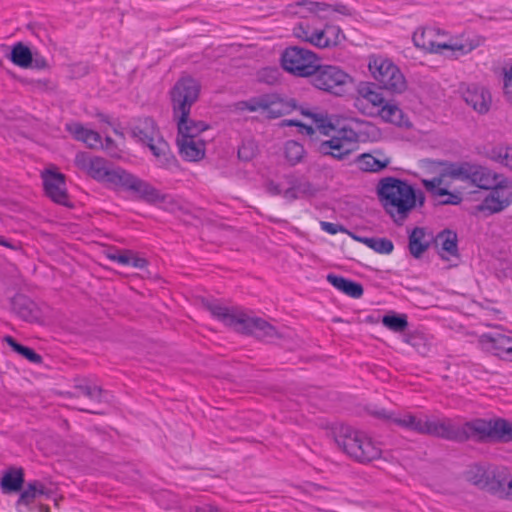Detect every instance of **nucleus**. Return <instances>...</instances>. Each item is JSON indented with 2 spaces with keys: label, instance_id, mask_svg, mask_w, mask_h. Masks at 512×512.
<instances>
[{
  "label": "nucleus",
  "instance_id": "nucleus-29",
  "mask_svg": "<svg viewBox=\"0 0 512 512\" xmlns=\"http://www.w3.org/2000/svg\"><path fill=\"white\" fill-rule=\"evenodd\" d=\"M324 156H331L336 160L346 159L354 150L347 145L331 137V139L322 141L318 148Z\"/></svg>",
  "mask_w": 512,
  "mask_h": 512
},
{
  "label": "nucleus",
  "instance_id": "nucleus-25",
  "mask_svg": "<svg viewBox=\"0 0 512 512\" xmlns=\"http://www.w3.org/2000/svg\"><path fill=\"white\" fill-rule=\"evenodd\" d=\"M501 177L503 174L496 173L487 167L474 165L470 181L480 189L490 190Z\"/></svg>",
  "mask_w": 512,
  "mask_h": 512
},
{
  "label": "nucleus",
  "instance_id": "nucleus-40",
  "mask_svg": "<svg viewBox=\"0 0 512 512\" xmlns=\"http://www.w3.org/2000/svg\"><path fill=\"white\" fill-rule=\"evenodd\" d=\"M6 343L19 355L23 356L34 364H40L42 362V356L36 353L33 349L18 343L12 336H6L4 338Z\"/></svg>",
  "mask_w": 512,
  "mask_h": 512
},
{
  "label": "nucleus",
  "instance_id": "nucleus-50",
  "mask_svg": "<svg viewBox=\"0 0 512 512\" xmlns=\"http://www.w3.org/2000/svg\"><path fill=\"white\" fill-rule=\"evenodd\" d=\"M305 114L313 117V119H314V121L316 123V126L319 129L320 133L328 136L330 134V131L334 130V126L323 115L310 114V113H305Z\"/></svg>",
  "mask_w": 512,
  "mask_h": 512
},
{
  "label": "nucleus",
  "instance_id": "nucleus-51",
  "mask_svg": "<svg viewBox=\"0 0 512 512\" xmlns=\"http://www.w3.org/2000/svg\"><path fill=\"white\" fill-rule=\"evenodd\" d=\"M256 154V146L253 142L243 143L238 149V157L244 161H250Z\"/></svg>",
  "mask_w": 512,
  "mask_h": 512
},
{
  "label": "nucleus",
  "instance_id": "nucleus-21",
  "mask_svg": "<svg viewBox=\"0 0 512 512\" xmlns=\"http://www.w3.org/2000/svg\"><path fill=\"white\" fill-rule=\"evenodd\" d=\"M180 156L189 162H198L205 157L206 140L205 139H176Z\"/></svg>",
  "mask_w": 512,
  "mask_h": 512
},
{
  "label": "nucleus",
  "instance_id": "nucleus-9",
  "mask_svg": "<svg viewBox=\"0 0 512 512\" xmlns=\"http://www.w3.org/2000/svg\"><path fill=\"white\" fill-rule=\"evenodd\" d=\"M436 30L433 28L417 29L413 34V42L416 47L429 52H439L442 49H449L458 52L459 55H465L479 47L482 43L480 37L472 39L455 41L452 43H437L434 41Z\"/></svg>",
  "mask_w": 512,
  "mask_h": 512
},
{
  "label": "nucleus",
  "instance_id": "nucleus-56",
  "mask_svg": "<svg viewBox=\"0 0 512 512\" xmlns=\"http://www.w3.org/2000/svg\"><path fill=\"white\" fill-rule=\"evenodd\" d=\"M30 67H34L36 69L42 70V69L49 68V64H48L47 60L45 59V57L35 53L33 55V62Z\"/></svg>",
  "mask_w": 512,
  "mask_h": 512
},
{
  "label": "nucleus",
  "instance_id": "nucleus-35",
  "mask_svg": "<svg viewBox=\"0 0 512 512\" xmlns=\"http://www.w3.org/2000/svg\"><path fill=\"white\" fill-rule=\"evenodd\" d=\"M376 116L383 121L401 126L403 124L404 114L398 105L386 101L380 109H377Z\"/></svg>",
  "mask_w": 512,
  "mask_h": 512
},
{
  "label": "nucleus",
  "instance_id": "nucleus-62",
  "mask_svg": "<svg viewBox=\"0 0 512 512\" xmlns=\"http://www.w3.org/2000/svg\"><path fill=\"white\" fill-rule=\"evenodd\" d=\"M284 123L288 126H301V123L296 120H285Z\"/></svg>",
  "mask_w": 512,
  "mask_h": 512
},
{
  "label": "nucleus",
  "instance_id": "nucleus-63",
  "mask_svg": "<svg viewBox=\"0 0 512 512\" xmlns=\"http://www.w3.org/2000/svg\"><path fill=\"white\" fill-rule=\"evenodd\" d=\"M301 127H303L305 129V131L308 135H312L314 133V129L311 126H306V125L301 124Z\"/></svg>",
  "mask_w": 512,
  "mask_h": 512
},
{
  "label": "nucleus",
  "instance_id": "nucleus-58",
  "mask_svg": "<svg viewBox=\"0 0 512 512\" xmlns=\"http://www.w3.org/2000/svg\"><path fill=\"white\" fill-rule=\"evenodd\" d=\"M265 74H269L268 75L269 79H265V81L268 83H274L277 80L278 70L277 69H264L262 71L261 77L263 78Z\"/></svg>",
  "mask_w": 512,
  "mask_h": 512
},
{
  "label": "nucleus",
  "instance_id": "nucleus-8",
  "mask_svg": "<svg viewBox=\"0 0 512 512\" xmlns=\"http://www.w3.org/2000/svg\"><path fill=\"white\" fill-rule=\"evenodd\" d=\"M319 62L317 54L299 46L287 47L281 55L282 68L296 77H311Z\"/></svg>",
  "mask_w": 512,
  "mask_h": 512
},
{
  "label": "nucleus",
  "instance_id": "nucleus-26",
  "mask_svg": "<svg viewBox=\"0 0 512 512\" xmlns=\"http://www.w3.org/2000/svg\"><path fill=\"white\" fill-rule=\"evenodd\" d=\"M327 281L337 290L352 298H360L364 293L363 287L360 283L342 276L330 273L327 275Z\"/></svg>",
  "mask_w": 512,
  "mask_h": 512
},
{
  "label": "nucleus",
  "instance_id": "nucleus-37",
  "mask_svg": "<svg viewBox=\"0 0 512 512\" xmlns=\"http://www.w3.org/2000/svg\"><path fill=\"white\" fill-rule=\"evenodd\" d=\"M10 60L19 67L28 68L32 65L33 53L28 46L18 42L12 47Z\"/></svg>",
  "mask_w": 512,
  "mask_h": 512
},
{
  "label": "nucleus",
  "instance_id": "nucleus-48",
  "mask_svg": "<svg viewBox=\"0 0 512 512\" xmlns=\"http://www.w3.org/2000/svg\"><path fill=\"white\" fill-rule=\"evenodd\" d=\"M266 94L259 97H253L247 101H241L237 104L239 110H248L250 112L262 111L265 113Z\"/></svg>",
  "mask_w": 512,
  "mask_h": 512
},
{
  "label": "nucleus",
  "instance_id": "nucleus-52",
  "mask_svg": "<svg viewBox=\"0 0 512 512\" xmlns=\"http://www.w3.org/2000/svg\"><path fill=\"white\" fill-rule=\"evenodd\" d=\"M433 196L435 197H444L446 199L441 200L442 204H458L460 202V197L450 193L446 188H442L441 186L434 192Z\"/></svg>",
  "mask_w": 512,
  "mask_h": 512
},
{
  "label": "nucleus",
  "instance_id": "nucleus-31",
  "mask_svg": "<svg viewBox=\"0 0 512 512\" xmlns=\"http://www.w3.org/2000/svg\"><path fill=\"white\" fill-rule=\"evenodd\" d=\"M440 242V256L442 259L449 260L451 256L458 255L457 234L451 230H444L437 236Z\"/></svg>",
  "mask_w": 512,
  "mask_h": 512
},
{
  "label": "nucleus",
  "instance_id": "nucleus-3",
  "mask_svg": "<svg viewBox=\"0 0 512 512\" xmlns=\"http://www.w3.org/2000/svg\"><path fill=\"white\" fill-rule=\"evenodd\" d=\"M377 195L384 210L397 225H402L411 211L417 205L422 207L425 202L422 191L415 190L407 181L394 177L380 180Z\"/></svg>",
  "mask_w": 512,
  "mask_h": 512
},
{
  "label": "nucleus",
  "instance_id": "nucleus-32",
  "mask_svg": "<svg viewBox=\"0 0 512 512\" xmlns=\"http://www.w3.org/2000/svg\"><path fill=\"white\" fill-rule=\"evenodd\" d=\"M48 494L49 490L47 487L42 482L35 480L29 482L26 488L21 492L17 504L28 506L33 503L38 496Z\"/></svg>",
  "mask_w": 512,
  "mask_h": 512
},
{
  "label": "nucleus",
  "instance_id": "nucleus-60",
  "mask_svg": "<svg viewBox=\"0 0 512 512\" xmlns=\"http://www.w3.org/2000/svg\"><path fill=\"white\" fill-rule=\"evenodd\" d=\"M268 191L272 195H280L283 194L284 191L281 190L280 186L278 184H275L273 182L268 184Z\"/></svg>",
  "mask_w": 512,
  "mask_h": 512
},
{
  "label": "nucleus",
  "instance_id": "nucleus-20",
  "mask_svg": "<svg viewBox=\"0 0 512 512\" xmlns=\"http://www.w3.org/2000/svg\"><path fill=\"white\" fill-rule=\"evenodd\" d=\"M383 418L388 419L391 423L396 426L407 429L418 434L426 435L428 419H421L411 413L403 414H386L385 412L379 413Z\"/></svg>",
  "mask_w": 512,
  "mask_h": 512
},
{
  "label": "nucleus",
  "instance_id": "nucleus-19",
  "mask_svg": "<svg viewBox=\"0 0 512 512\" xmlns=\"http://www.w3.org/2000/svg\"><path fill=\"white\" fill-rule=\"evenodd\" d=\"M462 96L466 104L479 114H485L489 111L492 98L490 92L485 87L475 84L468 85L462 91Z\"/></svg>",
  "mask_w": 512,
  "mask_h": 512
},
{
  "label": "nucleus",
  "instance_id": "nucleus-27",
  "mask_svg": "<svg viewBox=\"0 0 512 512\" xmlns=\"http://www.w3.org/2000/svg\"><path fill=\"white\" fill-rule=\"evenodd\" d=\"M24 483V470L22 468H8L0 482L1 489L4 493H12L21 490Z\"/></svg>",
  "mask_w": 512,
  "mask_h": 512
},
{
  "label": "nucleus",
  "instance_id": "nucleus-5",
  "mask_svg": "<svg viewBox=\"0 0 512 512\" xmlns=\"http://www.w3.org/2000/svg\"><path fill=\"white\" fill-rule=\"evenodd\" d=\"M132 136L150 149L158 167L168 171L179 170V161L172 153L168 142L160 135L156 122L151 117L139 120L132 128Z\"/></svg>",
  "mask_w": 512,
  "mask_h": 512
},
{
  "label": "nucleus",
  "instance_id": "nucleus-10",
  "mask_svg": "<svg viewBox=\"0 0 512 512\" xmlns=\"http://www.w3.org/2000/svg\"><path fill=\"white\" fill-rule=\"evenodd\" d=\"M507 474L505 467L474 465L467 471L466 478L474 486L499 496L505 491Z\"/></svg>",
  "mask_w": 512,
  "mask_h": 512
},
{
  "label": "nucleus",
  "instance_id": "nucleus-18",
  "mask_svg": "<svg viewBox=\"0 0 512 512\" xmlns=\"http://www.w3.org/2000/svg\"><path fill=\"white\" fill-rule=\"evenodd\" d=\"M117 188H124L136 192L141 198L148 202H155L160 197L159 191L156 188L126 170H124Z\"/></svg>",
  "mask_w": 512,
  "mask_h": 512
},
{
  "label": "nucleus",
  "instance_id": "nucleus-53",
  "mask_svg": "<svg viewBox=\"0 0 512 512\" xmlns=\"http://www.w3.org/2000/svg\"><path fill=\"white\" fill-rule=\"evenodd\" d=\"M321 229L331 235H335L338 232H347V229L340 224H335L327 221L320 222Z\"/></svg>",
  "mask_w": 512,
  "mask_h": 512
},
{
  "label": "nucleus",
  "instance_id": "nucleus-6",
  "mask_svg": "<svg viewBox=\"0 0 512 512\" xmlns=\"http://www.w3.org/2000/svg\"><path fill=\"white\" fill-rule=\"evenodd\" d=\"M74 164L93 180L115 188L119 186L124 172L120 167L113 168L105 158L92 156L87 152H78L75 155Z\"/></svg>",
  "mask_w": 512,
  "mask_h": 512
},
{
  "label": "nucleus",
  "instance_id": "nucleus-22",
  "mask_svg": "<svg viewBox=\"0 0 512 512\" xmlns=\"http://www.w3.org/2000/svg\"><path fill=\"white\" fill-rule=\"evenodd\" d=\"M66 130L77 140L85 143L91 149L103 147L100 134L94 130L85 128L81 123L72 122L66 124Z\"/></svg>",
  "mask_w": 512,
  "mask_h": 512
},
{
  "label": "nucleus",
  "instance_id": "nucleus-24",
  "mask_svg": "<svg viewBox=\"0 0 512 512\" xmlns=\"http://www.w3.org/2000/svg\"><path fill=\"white\" fill-rule=\"evenodd\" d=\"M295 109V104L284 100L276 94H266L265 116L268 118H279L291 113Z\"/></svg>",
  "mask_w": 512,
  "mask_h": 512
},
{
  "label": "nucleus",
  "instance_id": "nucleus-44",
  "mask_svg": "<svg viewBox=\"0 0 512 512\" xmlns=\"http://www.w3.org/2000/svg\"><path fill=\"white\" fill-rule=\"evenodd\" d=\"M75 395L82 394L92 400H100L102 395L101 387L90 384L87 380L77 383L74 387Z\"/></svg>",
  "mask_w": 512,
  "mask_h": 512
},
{
  "label": "nucleus",
  "instance_id": "nucleus-49",
  "mask_svg": "<svg viewBox=\"0 0 512 512\" xmlns=\"http://www.w3.org/2000/svg\"><path fill=\"white\" fill-rule=\"evenodd\" d=\"M503 91L507 100L512 101V65L503 67Z\"/></svg>",
  "mask_w": 512,
  "mask_h": 512
},
{
  "label": "nucleus",
  "instance_id": "nucleus-59",
  "mask_svg": "<svg viewBox=\"0 0 512 512\" xmlns=\"http://www.w3.org/2000/svg\"><path fill=\"white\" fill-rule=\"evenodd\" d=\"M501 497L505 496L509 499L512 500V477L511 478H508L506 476V481H505V491L503 492L502 495H500Z\"/></svg>",
  "mask_w": 512,
  "mask_h": 512
},
{
  "label": "nucleus",
  "instance_id": "nucleus-42",
  "mask_svg": "<svg viewBox=\"0 0 512 512\" xmlns=\"http://www.w3.org/2000/svg\"><path fill=\"white\" fill-rule=\"evenodd\" d=\"M332 138L338 140L339 142H342L343 144L350 147L352 150H355L357 148V144L359 142L358 133L348 126H343L342 128L338 129L336 131V134L333 135Z\"/></svg>",
  "mask_w": 512,
  "mask_h": 512
},
{
  "label": "nucleus",
  "instance_id": "nucleus-43",
  "mask_svg": "<svg viewBox=\"0 0 512 512\" xmlns=\"http://www.w3.org/2000/svg\"><path fill=\"white\" fill-rule=\"evenodd\" d=\"M382 324L393 332H403L408 327L405 314H387L382 318Z\"/></svg>",
  "mask_w": 512,
  "mask_h": 512
},
{
  "label": "nucleus",
  "instance_id": "nucleus-4",
  "mask_svg": "<svg viewBox=\"0 0 512 512\" xmlns=\"http://www.w3.org/2000/svg\"><path fill=\"white\" fill-rule=\"evenodd\" d=\"M334 441L352 460L368 464L382 456L379 442L373 440L367 433L356 430L348 425H339L333 429Z\"/></svg>",
  "mask_w": 512,
  "mask_h": 512
},
{
  "label": "nucleus",
  "instance_id": "nucleus-57",
  "mask_svg": "<svg viewBox=\"0 0 512 512\" xmlns=\"http://www.w3.org/2000/svg\"><path fill=\"white\" fill-rule=\"evenodd\" d=\"M147 264L148 262L145 258L138 257L133 252H131L129 265L135 268L143 269L147 266Z\"/></svg>",
  "mask_w": 512,
  "mask_h": 512
},
{
  "label": "nucleus",
  "instance_id": "nucleus-12",
  "mask_svg": "<svg viewBox=\"0 0 512 512\" xmlns=\"http://www.w3.org/2000/svg\"><path fill=\"white\" fill-rule=\"evenodd\" d=\"M475 210L488 217L500 213L512 204V179L503 175Z\"/></svg>",
  "mask_w": 512,
  "mask_h": 512
},
{
  "label": "nucleus",
  "instance_id": "nucleus-47",
  "mask_svg": "<svg viewBox=\"0 0 512 512\" xmlns=\"http://www.w3.org/2000/svg\"><path fill=\"white\" fill-rule=\"evenodd\" d=\"M266 94L259 97H253L247 101H241L237 104L239 110H248L250 112L262 111L265 113Z\"/></svg>",
  "mask_w": 512,
  "mask_h": 512
},
{
  "label": "nucleus",
  "instance_id": "nucleus-1",
  "mask_svg": "<svg viewBox=\"0 0 512 512\" xmlns=\"http://www.w3.org/2000/svg\"><path fill=\"white\" fill-rule=\"evenodd\" d=\"M426 435L458 443L469 439L480 443H508L512 441V424L502 418H477L463 425L455 424L450 418L428 419Z\"/></svg>",
  "mask_w": 512,
  "mask_h": 512
},
{
  "label": "nucleus",
  "instance_id": "nucleus-33",
  "mask_svg": "<svg viewBox=\"0 0 512 512\" xmlns=\"http://www.w3.org/2000/svg\"><path fill=\"white\" fill-rule=\"evenodd\" d=\"M426 232L424 228L415 227L409 235V251L415 258H419L429 248V243L425 241Z\"/></svg>",
  "mask_w": 512,
  "mask_h": 512
},
{
  "label": "nucleus",
  "instance_id": "nucleus-46",
  "mask_svg": "<svg viewBox=\"0 0 512 512\" xmlns=\"http://www.w3.org/2000/svg\"><path fill=\"white\" fill-rule=\"evenodd\" d=\"M319 32L317 29H311L308 24L299 23L293 28V35L305 42H308L316 47L314 36Z\"/></svg>",
  "mask_w": 512,
  "mask_h": 512
},
{
  "label": "nucleus",
  "instance_id": "nucleus-61",
  "mask_svg": "<svg viewBox=\"0 0 512 512\" xmlns=\"http://www.w3.org/2000/svg\"><path fill=\"white\" fill-rule=\"evenodd\" d=\"M114 145V140L111 137L105 138V143H103V147L101 149L109 150Z\"/></svg>",
  "mask_w": 512,
  "mask_h": 512
},
{
  "label": "nucleus",
  "instance_id": "nucleus-55",
  "mask_svg": "<svg viewBox=\"0 0 512 512\" xmlns=\"http://www.w3.org/2000/svg\"><path fill=\"white\" fill-rule=\"evenodd\" d=\"M130 256H131V251H124L121 253L111 254V255H109V258L113 261H116V262L122 264V265H129Z\"/></svg>",
  "mask_w": 512,
  "mask_h": 512
},
{
  "label": "nucleus",
  "instance_id": "nucleus-15",
  "mask_svg": "<svg viewBox=\"0 0 512 512\" xmlns=\"http://www.w3.org/2000/svg\"><path fill=\"white\" fill-rule=\"evenodd\" d=\"M359 97L355 100V107L367 116H376L377 109H380L386 102L372 83L361 85L358 89Z\"/></svg>",
  "mask_w": 512,
  "mask_h": 512
},
{
  "label": "nucleus",
  "instance_id": "nucleus-7",
  "mask_svg": "<svg viewBox=\"0 0 512 512\" xmlns=\"http://www.w3.org/2000/svg\"><path fill=\"white\" fill-rule=\"evenodd\" d=\"M368 69L380 88L395 94H401L407 89L403 73L390 59L372 55L369 57Z\"/></svg>",
  "mask_w": 512,
  "mask_h": 512
},
{
  "label": "nucleus",
  "instance_id": "nucleus-2",
  "mask_svg": "<svg viewBox=\"0 0 512 512\" xmlns=\"http://www.w3.org/2000/svg\"><path fill=\"white\" fill-rule=\"evenodd\" d=\"M201 86L192 77L180 78L169 91L173 120L177 125L176 139H203L201 134L209 128L204 121L190 118L191 108L198 101Z\"/></svg>",
  "mask_w": 512,
  "mask_h": 512
},
{
  "label": "nucleus",
  "instance_id": "nucleus-41",
  "mask_svg": "<svg viewBox=\"0 0 512 512\" xmlns=\"http://www.w3.org/2000/svg\"><path fill=\"white\" fill-rule=\"evenodd\" d=\"M284 153L285 158L292 166L302 162L306 154L304 146L299 142L293 140L286 142L284 147Z\"/></svg>",
  "mask_w": 512,
  "mask_h": 512
},
{
  "label": "nucleus",
  "instance_id": "nucleus-54",
  "mask_svg": "<svg viewBox=\"0 0 512 512\" xmlns=\"http://www.w3.org/2000/svg\"><path fill=\"white\" fill-rule=\"evenodd\" d=\"M443 179L441 177H434L430 180L423 179L422 184L427 192H429L431 195L436 192V190L442 185Z\"/></svg>",
  "mask_w": 512,
  "mask_h": 512
},
{
  "label": "nucleus",
  "instance_id": "nucleus-11",
  "mask_svg": "<svg viewBox=\"0 0 512 512\" xmlns=\"http://www.w3.org/2000/svg\"><path fill=\"white\" fill-rule=\"evenodd\" d=\"M312 85L334 95H343L352 83V77L343 69L335 65H321L311 76Z\"/></svg>",
  "mask_w": 512,
  "mask_h": 512
},
{
  "label": "nucleus",
  "instance_id": "nucleus-64",
  "mask_svg": "<svg viewBox=\"0 0 512 512\" xmlns=\"http://www.w3.org/2000/svg\"><path fill=\"white\" fill-rule=\"evenodd\" d=\"M503 277H512V268H507V269L503 272Z\"/></svg>",
  "mask_w": 512,
  "mask_h": 512
},
{
  "label": "nucleus",
  "instance_id": "nucleus-14",
  "mask_svg": "<svg viewBox=\"0 0 512 512\" xmlns=\"http://www.w3.org/2000/svg\"><path fill=\"white\" fill-rule=\"evenodd\" d=\"M42 180L46 195L55 203L68 204L65 175L51 169L42 172Z\"/></svg>",
  "mask_w": 512,
  "mask_h": 512
},
{
  "label": "nucleus",
  "instance_id": "nucleus-16",
  "mask_svg": "<svg viewBox=\"0 0 512 512\" xmlns=\"http://www.w3.org/2000/svg\"><path fill=\"white\" fill-rule=\"evenodd\" d=\"M12 311L22 320L29 323L43 322V310L29 297L23 294L15 295L11 300Z\"/></svg>",
  "mask_w": 512,
  "mask_h": 512
},
{
  "label": "nucleus",
  "instance_id": "nucleus-36",
  "mask_svg": "<svg viewBox=\"0 0 512 512\" xmlns=\"http://www.w3.org/2000/svg\"><path fill=\"white\" fill-rule=\"evenodd\" d=\"M356 163L364 172H379L389 165L390 159L384 158L381 160L371 154L364 153L357 157Z\"/></svg>",
  "mask_w": 512,
  "mask_h": 512
},
{
  "label": "nucleus",
  "instance_id": "nucleus-28",
  "mask_svg": "<svg viewBox=\"0 0 512 512\" xmlns=\"http://www.w3.org/2000/svg\"><path fill=\"white\" fill-rule=\"evenodd\" d=\"M341 37L344 38V35L338 26L328 25L324 29L319 30L313 39L316 47L328 48L338 45Z\"/></svg>",
  "mask_w": 512,
  "mask_h": 512
},
{
  "label": "nucleus",
  "instance_id": "nucleus-38",
  "mask_svg": "<svg viewBox=\"0 0 512 512\" xmlns=\"http://www.w3.org/2000/svg\"><path fill=\"white\" fill-rule=\"evenodd\" d=\"M357 241L365 244L380 254H390L394 249V244L390 239L379 237H358L353 236Z\"/></svg>",
  "mask_w": 512,
  "mask_h": 512
},
{
  "label": "nucleus",
  "instance_id": "nucleus-45",
  "mask_svg": "<svg viewBox=\"0 0 512 512\" xmlns=\"http://www.w3.org/2000/svg\"><path fill=\"white\" fill-rule=\"evenodd\" d=\"M473 168L474 165L469 163L452 164L448 168L447 174L452 178L470 181Z\"/></svg>",
  "mask_w": 512,
  "mask_h": 512
},
{
  "label": "nucleus",
  "instance_id": "nucleus-34",
  "mask_svg": "<svg viewBox=\"0 0 512 512\" xmlns=\"http://www.w3.org/2000/svg\"><path fill=\"white\" fill-rule=\"evenodd\" d=\"M290 187L284 190L283 196L289 201L296 200L300 197L311 196L314 194L313 186L308 181L293 179L290 181Z\"/></svg>",
  "mask_w": 512,
  "mask_h": 512
},
{
  "label": "nucleus",
  "instance_id": "nucleus-30",
  "mask_svg": "<svg viewBox=\"0 0 512 512\" xmlns=\"http://www.w3.org/2000/svg\"><path fill=\"white\" fill-rule=\"evenodd\" d=\"M206 307L214 317L221 320L225 325L234 328L236 331L238 330L243 314H234L227 307L218 303H207Z\"/></svg>",
  "mask_w": 512,
  "mask_h": 512
},
{
  "label": "nucleus",
  "instance_id": "nucleus-13",
  "mask_svg": "<svg viewBox=\"0 0 512 512\" xmlns=\"http://www.w3.org/2000/svg\"><path fill=\"white\" fill-rule=\"evenodd\" d=\"M237 331L251 334L265 341H272L282 337V334L266 320L258 317H249L245 314L242 315L241 324Z\"/></svg>",
  "mask_w": 512,
  "mask_h": 512
},
{
  "label": "nucleus",
  "instance_id": "nucleus-17",
  "mask_svg": "<svg viewBox=\"0 0 512 512\" xmlns=\"http://www.w3.org/2000/svg\"><path fill=\"white\" fill-rule=\"evenodd\" d=\"M479 343L486 351L512 362V338L501 333L482 334Z\"/></svg>",
  "mask_w": 512,
  "mask_h": 512
},
{
  "label": "nucleus",
  "instance_id": "nucleus-39",
  "mask_svg": "<svg viewBox=\"0 0 512 512\" xmlns=\"http://www.w3.org/2000/svg\"><path fill=\"white\" fill-rule=\"evenodd\" d=\"M489 158L506 167L509 170H512V146H495L489 152Z\"/></svg>",
  "mask_w": 512,
  "mask_h": 512
},
{
  "label": "nucleus",
  "instance_id": "nucleus-23",
  "mask_svg": "<svg viewBox=\"0 0 512 512\" xmlns=\"http://www.w3.org/2000/svg\"><path fill=\"white\" fill-rule=\"evenodd\" d=\"M330 8H332L334 11L342 15H350L349 8L344 4L339 3L332 6L325 2H314L308 0H302L291 5L290 12L293 14H299L301 17H306V15L301 11V9H305L310 13H315L317 11H326Z\"/></svg>",
  "mask_w": 512,
  "mask_h": 512
}]
</instances>
